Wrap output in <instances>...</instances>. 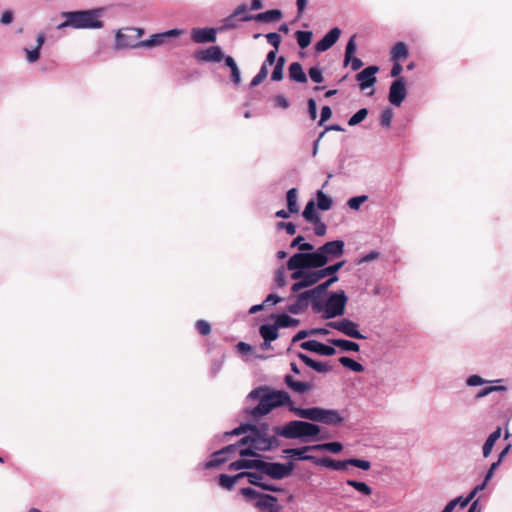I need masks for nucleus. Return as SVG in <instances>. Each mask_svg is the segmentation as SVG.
<instances>
[{
  "label": "nucleus",
  "mask_w": 512,
  "mask_h": 512,
  "mask_svg": "<svg viewBox=\"0 0 512 512\" xmlns=\"http://www.w3.org/2000/svg\"><path fill=\"white\" fill-rule=\"evenodd\" d=\"M243 433H248V435L243 437L237 444L228 445L213 453L211 460L206 462L205 467L208 469L217 467L221 463L226 462L230 455L236 452L241 457L255 456V451L269 450L273 444L274 439L269 433L267 424H262L260 427L242 424L231 432H227L226 435H240Z\"/></svg>",
  "instance_id": "1"
},
{
  "label": "nucleus",
  "mask_w": 512,
  "mask_h": 512,
  "mask_svg": "<svg viewBox=\"0 0 512 512\" xmlns=\"http://www.w3.org/2000/svg\"><path fill=\"white\" fill-rule=\"evenodd\" d=\"M286 385L297 393H306L313 389V385L308 382L296 381L291 375L284 377Z\"/></svg>",
  "instance_id": "23"
},
{
  "label": "nucleus",
  "mask_w": 512,
  "mask_h": 512,
  "mask_svg": "<svg viewBox=\"0 0 512 512\" xmlns=\"http://www.w3.org/2000/svg\"><path fill=\"white\" fill-rule=\"evenodd\" d=\"M312 35L311 31H296L295 38L299 47L302 49L308 47L311 43Z\"/></svg>",
  "instance_id": "37"
},
{
  "label": "nucleus",
  "mask_w": 512,
  "mask_h": 512,
  "mask_svg": "<svg viewBox=\"0 0 512 512\" xmlns=\"http://www.w3.org/2000/svg\"><path fill=\"white\" fill-rule=\"evenodd\" d=\"M500 436H501V428L500 427H498L495 431H493L488 436V438L486 439V441L483 445V448H482L484 458H487L491 454L492 449H493L496 441L500 438Z\"/></svg>",
  "instance_id": "28"
},
{
  "label": "nucleus",
  "mask_w": 512,
  "mask_h": 512,
  "mask_svg": "<svg viewBox=\"0 0 512 512\" xmlns=\"http://www.w3.org/2000/svg\"><path fill=\"white\" fill-rule=\"evenodd\" d=\"M315 450L313 446H303L300 448H288L285 449L283 452L284 454L289 458H295L298 460H309L313 461L315 463V460H318L313 455L307 454L308 451Z\"/></svg>",
  "instance_id": "19"
},
{
  "label": "nucleus",
  "mask_w": 512,
  "mask_h": 512,
  "mask_svg": "<svg viewBox=\"0 0 512 512\" xmlns=\"http://www.w3.org/2000/svg\"><path fill=\"white\" fill-rule=\"evenodd\" d=\"M377 71H378V67L369 66L357 74L356 78L360 82L361 90H365L375 84V82H376L375 74L377 73Z\"/></svg>",
  "instance_id": "18"
},
{
  "label": "nucleus",
  "mask_w": 512,
  "mask_h": 512,
  "mask_svg": "<svg viewBox=\"0 0 512 512\" xmlns=\"http://www.w3.org/2000/svg\"><path fill=\"white\" fill-rule=\"evenodd\" d=\"M191 38L195 43H213L216 41V30L214 28H193Z\"/></svg>",
  "instance_id": "16"
},
{
  "label": "nucleus",
  "mask_w": 512,
  "mask_h": 512,
  "mask_svg": "<svg viewBox=\"0 0 512 512\" xmlns=\"http://www.w3.org/2000/svg\"><path fill=\"white\" fill-rule=\"evenodd\" d=\"M241 478H244V474L238 473L234 476L221 474L219 477V485L224 489L231 490Z\"/></svg>",
  "instance_id": "33"
},
{
  "label": "nucleus",
  "mask_w": 512,
  "mask_h": 512,
  "mask_svg": "<svg viewBox=\"0 0 512 512\" xmlns=\"http://www.w3.org/2000/svg\"><path fill=\"white\" fill-rule=\"evenodd\" d=\"M275 324L278 326V329L285 327H296L299 324V320L292 318L287 314H281L276 318Z\"/></svg>",
  "instance_id": "35"
},
{
  "label": "nucleus",
  "mask_w": 512,
  "mask_h": 512,
  "mask_svg": "<svg viewBox=\"0 0 512 512\" xmlns=\"http://www.w3.org/2000/svg\"><path fill=\"white\" fill-rule=\"evenodd\" d=\"M290 411L300 418L320 422L326 425H339L344 420L341 412L336 409H326L321 407L299 408L291 406Z\"/></svg>",
  "instance_id": "7"
},
{
  "label": "nucleus",
  "mask_w": 512,
  "mask_h": 512,
  "mask_svg": "<svg viewBox=\"0 0 512 512\" xmlns=\"http://www.w3.org/2000/svg\"><path fill=\"white\" fill-rule=\"evenodd\" d=\"M408 55V47L404 42H397L391 49V60L394 62L404 60Z\"/></svg>",
  "instance_id": "27"
},
{
  "label": "nucleus",
  "mask_w": 512,
  "mask_h": 512,
  "mask_svg": "<svg viewBox=\"0 0 512 512\" xmlns=\"http://www.w3.org/2000/svg\"><path fill=\"white\" fill-rule=\"evenodd\" d=\"M303 217L308 221V222H314L316 221L317 219H320L317 215V212H316V208H315V203L313 200H310L305 208H304V211H303Z\"/></svg>",
  "instance_id": "39"
},
{
  "label": "nucleus",
  "mask_w": 512,
  "mask_h": 512,
  "mask_svg": "<svg viewBox=\"0 0 512 512\" xmlns=\"http://www.w3.org/2000/svg\"><path fill=\"white\" fill-rule=\"evenodd\" d=\"M346 484L354 488L363 497H369L373 493L372 488L365 482L348 479Z\"/></svg>",
  "instance_id": "30"
},
{
  "label": "nucleus",
  "mask_w": 512,
  "mask_h": 512,
  "mask_svg": "<svg viewBox=\"0 0 512 512\" xmlns=\"http://www.w3.org/2000/svg\"><path fill=\"white\" fill-rule=\"evenodd\" d=\"M309 76H310L311 80L315 83H321L324 80L323 75H322V70L317 66L311 67L309 69Z\"/></svg>",
  "instance_id": "52"
},
{
  "label": "nucleus",
  "mask_w": 512,
  "mask_h": 512,
  "mask_svg": "<svg viewBox=\"0 0 512 512\" xmlns=\"http://www.w3.org/2000/svg\"><path fill=\"white\" fill-rule=\"evenodd\" d=\"M196 328L201 335H208L211 332L210 324L205 320H198Z\"/></svg>",
  "instance_id": "56"
},
{
  "label": "nucleus",
  "mask_w": 512,
  "mask_h": 512,
  "mask_svg": "<svg viewBox=\"0 0 512 512\" xmlns=\"http://www.w3.org/2000/svg\"><path fill=\"white\" fill-rule=\"evenodd\" d=\"M182 34H184V30L171 29V30L165 31L163 33L154 34L147 40L139 41L135 44H130V48H140V47L150 48V47L158 46V45L163 44L167 38L179 37Z\"/></svg>",
  "instance_id": "12"
},
{
  "label": "nucleus",
  "mask_w": 512,
  "mask_h": 512,
  "mask_svg": "<svg viewBox=\"0 0 512 512\" xmlns=\"http://www.w3.org/2000/svg\"><path fill=\"white\" fill-rule=\"evenodd\" d=\"M289 77L291 80L299 83L307 82V76L300 63L293 62L289 66Z\"/></svg>",
  "instance_id": "26"
},
{
  "label": "nucleus",
  "mask_w": 512,
  "mask_h": 512,
  "mask_svg": "<svg viewBox=\"0 0 512 512\" xmlns=\"http://www.w3.org/2000/svg\"><path fill=\"white\" fill-rule=\"evenodd\" d=\"M344 245V241L342 240L327 242L314 252L294 254L293 263L298 261L297 265H316L324 267L330 260L342 256L344 253Z\"/></svg>",
  "instance_id": "3"
},
{
  "label": "nucleus",
  "mask_w": 512,
  "mask_h": 512,
  "mask_svg": "<svg viewBox=\"0 0 512 512\" xmlns=\"http://www.w3.org/2000/svg\"><path fill=\"white\" fill-rule=\"evenodd\" d=\"M488 382L489 381L485 380L479 375H471L466 379V385L470 387L480 386Z\"/></svg>",
  "instance_id": "51"
},
{
  "label": "nucleus",
  "mask_w": 512,
  "mask_h": 512,
  "mask_svg": "<svg viewBox=\"0 0 512 512\" xmlns=\"http://www.w3.org/2000/svg\"><path fill=\"white\" fill-rule=\"evenodd\" d=\"M337 280V276L331 277L326 282L318 285L317 287L299 293L296 297V301L289 306L288 310L293 314H299L304 311L310 303L313 306V301L324 294L328 287Z\"/></svg>",
  "instance_id": "9"
},
{
  "label": "nucleus",
  "mask_w": 512,
  "mask_h": 512,
  "mask_svg": "<svg viewBox=\"0 0 512 512\" xmlns=\"http://www.w3.org/2000/svg\"><path fill=\"white\" fill-rule=\"evenodd\" d=\"M347 296L343 290L331 293L327 298H316L313 301V311L321 314L324 319L342 316L345 312Z\"/></svg>",
  "instance_id": "6"
},
{
  "label": "nucleus",
  "mask_w": 512,
  "mask_h": 512,
  "mask_svg": "<svg viewBox=\"0 0 512 512\" xmlns=\"http://www.w3.org/2000/svg\"><path fill=\"white\" fill-rule=\"evenodd\" d=\"M282 16V13L280 10H268V11H265V12H262V13H258L257 15L255 16H252V15H244L241 17V21H250L252 19H255L257 21H261V22H272V21H276V20H279Z\"/></svg>",
  "instance_id": "20"
},
{
  "label": "nucleus",
  "mask_w": 512,
  "mask_h": 512,
  "mask_svg": "<svg viewBox=\"0 0 512 512\" xmlns=\"http://www.w3.org/2000/svg\"><path fill=\"white\" fill-rule=\"evenodd\" d=\"M24 50L26 52V58L29 63H34L39 59L40 50H38L37 48H34L32 50L25 48Z\"/></svg>",
  "instance_id": "58"
},
{
  "label": "nucleus",
  "mask_w": 512,
  "mask_h": 512,
  "mask_svg": "<svg viewBox=\"0 0 512 512\" xmlns=\"http://www.w3.org/2000/svg\"><path fill=\"white\" fill-rule=\"evenodd\" d=\"M260 335L266 341H274L278 338V326L274 323L273 325L264 324L260 326Z\"/></svg>",
  "instance_id": "29"
},
{
  "label": "nucleus",
  "mask_w": 512,
  "mask_h": 512,
  "mask_svg": "<svg viewBox=\"0 0 512 512\" xmlns=\"http://www.w3.org/2000/svg\"><path fill=\"white\" fill-rule=\"evenodd\" d=\"M300 347L304 350L315 352L320 355L324 356H332L336 353V350L334 347L325 345L317 340H308L305 342H302L300 344Z\"/></svg>",
  "instance_id": "15"
},
{
  "label": "nucleus",
  "mask_w": 512,
  "mask_h": 512,
  "mask_svg": "<svg viewBox=\"0 0 512 512\" xmlns=\"http://www.w3.org/2000/svg\"><path fill=\"white\" fill-rule=\"evenodd\" d=\"M339 362L342 366H344L345 368H348L350 370H352L353 372H363L364 371V367L362 364H360L359 362L353 360L352 358H349V357H341L339 359Z\"/></svg>",
  "instance_id": "38"
},
{
  "label": "nucleus",
  "mask_w": 512,
  "mask_h": 512,
  "mask_svg": "<svg viewBox=\"0 0 512 512\" xmlns=\"http://www.w3.org/2000/svg\"><path fill=\"white\" fill-rule=\"evenodd\" d=\"M285 64L284 57H279L276 61V64L274 66V69L271 74V80L273 81H280L283 78V68Z\"/></svg>",
  "instance_id": "41"
},
{
  "label": "nucleus",
  "mask_w": 512,
  "mask_h": 512,
  "mask_svg": "<svg viewBox=\"0 0 512 512\" xmlns=\"http://www.w3.org/2000/svg\"><path fill=\"white\" fill-rule=\"evenodd\" d=\"M315 464L321 467L333 469L336 471H345L349 465L348 459L346 460H334L330 458H322L315 460Z\"/></svg>",
  "instance_id": "21"
},
{
  "label": "nucleus",
  "mask_w": 512,
  "mask_h": 512,
  "mask_svg": "<svg viewBox=\"0 0 512 512\" xmlns=\"http://www.w3.org/2000/svg\"><path fill=\"white\" fill-rule=\"evenodd\" d=\"M276 54H277L276 50L270 51L267 54L266 59L262 65H266V68H268L269 66L273 65L274 63L276 64V61H277Z\"/></svg>",
  "instance_id": "64"
},
{
  "label": "nucleus",
  "mask_w": 512,
  "mask_h": 512,
  "mask_svg": "<svg viewBox=\"0 0 512 512\" xmlns=\"http://www.w3.org/2000/svg\"><path fill=\"white\" fill-rule=\"evenodd\" d=\"M293 260L294 255H292L287 262L288 270L292 271L291 278L297 280L291 287L292 292L298 293L300 290L312 286L323 279L320 270H312L322 268L321 266L297 265L298 261L293 263Z\"/></svg>",
  "instance_id": "5"
},
{
  "label": "nucleus",
  "mask_w": 512,
  "mask_h": 512,
  "mask_svg": "<svg viewBox=\"0 0 512 512\" xmlns=\"http://www.w3.org/2000/svg\"><path fill=\"white\" fill-rule=\"evenodd\" d=\"M298 357L307 366H309L310 368H312L313 370H315L318 373H327L328 371H330V367L327 364L322 363V362H317L304 353H298Z\"/></svg>",
  "instance_id": "25"
},
{
  "label": "nucleus",
  "mask_w": 512,
  "mask_h": 512,
  "mask_svg": "<svg viewBox=\"0 0 512 512\" xmlns=\"http://www.w3.org/2000/svg\"><path fill=\"white\" fill-rule=\"evenodd\" d=\"M327 325L350 338L366 339L359 330V324L350 319L343 318L341 320L329 322Z\"/></svg>",
  "instance_id": "11"
},
{
  "label": "nucleus",
  "mask_w": 512,
  "mask_h": 512,
  "mask_svg": "<svg viewBox=\"0 0 512 512\" xmlns=\"http://www.w3.org/2000/svg\"><path fill=\"white\" fill-rule=\"evenodd\" d=\"M317 207L322 211H327L332 207L333 201L331 197L326 195L322 190L316 193Z\"/></svg>",
  "instance_id": "34"
},
{
  "label": "nucleus",
  "mask_w": 512,
  "mask_h": 512,
  "mask_svg": "<svg viewBox=\"0 0 512 512\" xmlns=\"http://www.w3.org/2000/svg\"><path fill=\"white\" fill-rule=\"evenodd\" d=\"M268 75V68L266 65H262L259 72L251 80V86L255 87L259 85Z\"/></svg>",
  "instance_id": "49"
},
{
  "label": "nucleus",
  "mask_w": 512,
  "mask_h": 512,
  "mask_svg": "<svg viewBox=\"0 0 512 512\" xmlns=\"http://www.w3.org/2000/svg\"><path fill=\"white\" fill-rule=\"evenodd\" d=\"M368 115V110L366 108H362L358 110L349 120L348 125L349 126H355L359 123H361Z\"/></svg>",
  "instance_id": "44"
},
{
  "label": "nucleus",
  "mask_w": 512,
  "mask_h": 512,
  "mask_svg": "<svg viewBox=\"0 0 512 512\" xmlns=\"http://www.w3.org/2000/svg\"><path fill=\"white\" fill-rule=\"evenodd\" d=\"M393 119V111L389 108L385 109L381 113V125L389 127Z\"/></svg>",
  "instance_id": "54"
},
{
  "label": "nucleus",
  "mask_w": 512,
  "mask_h": 512,
  "mask_svg": "<svg viewBox=\"0 0 512 512\" xmlns=\"http://www.w3.org/2000/svg\"><path fill=\"white\" fill-rule=\"evenodd\" d=\"M241 474H244V477H247L248 482L252 485H256L261 488L264 485L263 476L259 473L241 472Z\"/></svg>",
  "instance_id": "47"
},
{
  "label": "nucleus",
  "mask_w": 512,
  "mask_h": 512,
  "mask_svg": "<svg viewBox=\"0 0 512 512\" xmlns=\"http://www.w3.org/2000/svg\"><path fill=\"white\" fill-rule=\"evenodd\" d=\"M345 261L338 262L334 265H330L328 267H324L320 269V273L322 275V278H325L326 276L332 275V277L337 276L336 272L344 265Z\"/></svg>",
  "instance_id": "45"
},
{
  "label": "nucleus",
  "mask_w": 512,
  "mask_h": 512,
  "mask_svg": "<svg viewBox=\"0 0 512 512\" xmlns=\"http://www.w3.org/2000/svg\"><path fill=\"white\" fill-rule=\"evenodd\" d=\"M116 48H124L127 46L126 36L122 34L121 30H118L115 36Z\"/></svg>",
  "instance_id": "62"
},
{
  "label": "nucleus",
  "mask_w": 512,
  "mask_h": 512,
  "mask_svg": "<svg viewBox=\"0 0 512 512\" xmlns=\"http://www.w3.org/2000/svg\"><path fill=\"white\" fill-rule=\"evenodd\" d=\"M315 450H325L332 453H339L342 451L343 446L340 442H329L323 444L313 445Z\"/></svg>",
  "instance_id": "40"
},
{
  "label": "nucleus",
  "mask_w": 512,
  "mask_h": 512,
  "mask_svg": "<svg viewBox=\"0 0 512 512\" xmlns=\"http://www.w3.org/2000/svg\"><path fill=\"white\" fill-rule=\"evenodd\" d=\"M315 224L314 232L317 236H324L326 233V225L320 219L313 222Z\"/></svg>",
  "instance_id": "60"
},
{
  "label": "nucleus",
  "mask_w": 512,
  "mask_h": 512,
  "mask_svg": "<svg viewBox=\"0 0 512 512\" xmlns=\"http://www.w3.org/2000/svg\"><path fill=\"white\" fill-rule=\"evenodd\" d=\"M103 13L102 8L90 9V10H79V11H67L62 12V17L66 20L57 26L58 30H62L66 27H72L74 29H99L103 27V21L101 20Z\"/></svg>",
  "instance_id": "4"
},
{
  "label": "nucleus",
  "mask_w": 512,
  "mask_h": 512,
  "mask_svg": "<svg viewBox=\"0 0 512 512\" xmlns=\"http://www.w3.org/2000/svg\"><path fill=\"white\" fill-rule=\"evenodd\" d=\"M237 26L238 24L236 21V16L232 13L223 20L221 30H230L236 28Z\"/></svg>",
  "instance_id": "53"
},
{
  "label": "nucleus",
  "mask_w": 512,
  "mask_h": 512,
  "mask_svg": "<svg viewBox=\"0 0 512 512\" xmlns=\"http://www.w3.org/2000/svg\"><path fill=\"white\" fill-rule=\"evenodd\" d=\"M277 498L269 495V494H260L259 498L257 499L256 503H254V506L256 508H259L261 510L269 509L271 510H278L279 508L276 507Z\"/></svg>",
  "instance_id": "24"
},
{
  "label": "nucleus",
  "mask_w": 512,
  "mask_h": 512,
  "mask_svg": "<svg viewBox=\"0 0 512 512\" xmlns=\"http://www.w3.org/2000/svg\"><path fill=\"white\" fill-rule=\"evenodd\" d=\"M349 465L357 467L362 470H369L371 468V463L368 460L350 458L348 459Z\"/></svg>",
  "instance_id": "50"
},
{
  "label": "nucleus",
  "mask_w": 512,
  "mask_h": 512,
  "mask_svg": "<svg viewBox=\"0 0 512 512\" xmlns=\"http://www.w3.org/2000/svg\"><path fill=\"white\" fill-rule=\"evenodd\" d=\"M331 116H332L331 108L329 106L322 107L321 114H320L319 125H322L324 122L329 120L331 118Z\"/></svg>",
  "instance_id": "61"
},
{
  "label": "nucleus",
  "mask_w": 512,
  "mask_h": 512,
  "mask_svg": "<svg viewBox=\"0 0 512 512\" xmlns=\"http://www.w3.org/2000/svg\"><path fill=\"white\" fill-rule=\"evenodd\" d=\"M368 199L367 195L352 197L347 201V205L352 210H358L360 206Z\"/></svg>",
  "instance_id": "48"
},
{
  "label": "nucleus",
  "mask_w": 512,
  "mask_h": 512,
  "mask_svg": "<svg viewBox=\"0 0 512 512\" xmlns=\"http://www.w3.org/2000/svg\"><path fill=\"white\" fill-rule=\"evenodd\" d=\"M194 56L199 62H220L226 57L219 46H211L206 49L199 50Z\"/></svg>",
  "instance_id": "14"
},
{
  "label": "nucleus",
  "mask_w": 512,
  "mask_h": 512,
  "mask_svg": "<svg viewBox=\"0 0 512 512\" xmlns=\"http://www.w3.org/2000/svg\"><path fill=\"white\" fill-rule=\"evenodd\" d=\"M250 399H259L256 407L248 411L253 417L269 414L273 409L292 403L288 392L284 390H271L267 387H259L248 394Z\"/></svg>",
  "instance_id": "2"
},
{
  "label": "nucleus",
  "mask_w": 512,
  "mask_h": 512,
  "mask_svg": "<svg viewBox=\"0 0 512 512\" xmlns=\"http://www.w3.org/2000/svg\"><path fill=\"white\" fill-rule=\"evenodd\" d=\"M321 432V428L313 423L294 420L286 423L281 431L280 435L287 439H302L304 441L317 440L318 435Z\"/></svg>",
  "instance_id": "8"
},
{
  "label": "nucleus",
  "mask_w": 512,
  "mask_h": 512,
  "mask_svg": "<svg viewBox=\"0 0 512 512\" xmlns=\"http://www.w3.org/2000/svg\"><path fill=\"white\" fill-rule=\"evenodd\" d=\"M290 247H298L300 251H312L314 248L312 244L304 242V237L301 235L293 239V241L290 244Z\"/></svg>",
  "instance_id": "42"
},
{
  "label": "nucleus",
  "mask_w": 512,
  "mask_h": 512,
  "mask_svg": "<svg viewBox=\"0 0 512 512\" xmlns=\"http://www.w3.org/2000/svg\"><path fill=\"white\" fill-rule=\"evenodd\" d=\"M245 458V457H242ZM259 459H240L233 461L229 464L228 469L230 471H238L242 469H256L259 470Z\"/></svg>",
  "instance_id": "22"
},
{
  "label": "nucleus",
  "mask_w": 512,
  "mask_h": 512,
  "mask_svg": "<svg viewBox=\"0 0 512 512\" xmlns=\"http://www.w3.org/2000/svg\"><path fill=\"white\" fill-rule=\"evenodd\" d=\"M275 281L279 287H283L286 284L285 278V270L284 268H279L275 273Z\"/></svg>",
  "instance_id": "59"
},
{
  "label": "nucleus",
  "mask_w": 512,
  "mask_h": 512,
  "mask_svg": "<svg viewBox=\"0 0 512 512\" xmlns=\"http://www.w3.org/2000/svg\"><path fill=\"white\" fill-rule=\"evenodd\" d=\"M341 30L337 27L332 28L321 40H319L315 49L317 52H324L330 49L339 39Z\"/></svg>",
  "instance_id": "17"
},
{
  "label": "nucleus",
  "mask_w": 512,
  "mask_h": 512,
  "mask_svg": "<svg viewBox=\"0 0 512 512\" xmlns=\"http://www.w3.org/2000/svg\"><path fill=\"white\" fill-rule=\"evenodd\" d=\"M266 39L269 44H271L274 47V50L278 51L280 43H281V37L278 33H268L266 35Z\"/></svg>",
  "instance_id": "55"
},
{
  "label": "nucleus",
  "mask_w": 512,
  "mask_h": 512,
  "mask_svg": "<svg viewBox=\"0 0 512 512\" xmlns=\"http://www.w3.org/2000/svg\"><path fill=\"white\" fill-rule=\"evenodd\" d=\"M298 196H297V189L291 188L287 192V207L290 213H297L299 211L298 206Z\"/></svg>",
  "instance_id": "36"
},
{
  "label": "nucleus",
  "mask_w": 512,
  "mask_h": 512,
  "mask_svg": "<svg viewBox=\"0 0 512 512\" xmlns=\"http://www.w3.org/2000/svg\"><path fill=\"white\" fill-rule=\"evenodd\" d=\"M224 62L230 68L232 82L238 86L241 83V73L235 60L231 56H226Z\"/></svg>",
  "instance_id": "31"
},
{
  "label": "nucleus",
  "mask_w": 512,
  "mask_h": 512,
  "mask_svg": "<svg viewBox=\"0 0 512 512\" xmlns=\"http://www.w3.org/2000/svg\"><path fill=\"white\" fill-rule=\"evenodd\" d=\"M331 344L340 348L342 351H352V352H358L360 349V346L358 343L345 340V339H331Z\"/></svg>",
  "instance_id": "32"
},
{
  "label": "nucleus",
  "mask_w": 512,
  "mask_h": 512,
  "mask_svg": "<svg viewBox=\"0 0 512 512\" xmlns=\"http://www.w3.org/2000/svg\"><path fill=\"white\" fill-rule=\"evenodd\" d=\"M407 95L406 84L403 78H398L392 82L389 89V102L399 107Z\"/></svg>",
  "instance_id": "13"
},
{
  "label": "nucleus",
  "mask_w": 512,
  "mask_h": 512,
  "mask_svg": "<svg viewBox=\"0 0 512 512\" xmlns=\"http://www.w3.org/2000/svg\"><path fill=\"white\" fill-rule=\"evenodd\" d=\"M356 41H355V36H352L347 45H346V49H345V59H344V64L345 66L349 65V60H350V56L353 55L356 51Z\"/></svg>",
  "instance_id": "46"
},
{
  "label": "nucleus",
  "mask_w": 512,
  "mask_h": 512,
  "mask_svg": "<svg viewBox=\"0 0 512 512\" xmlns=\"http://www.w3.org/2000/svg\"><path fill=\"white\" fill-rule=\"evenodd\" d=\"M293 470L292 464H282V463H273V462H265L260 460L259 464V472L262 474L268 475L273 479H283L291 474Z\"/></svg>",
  "instance_id": "10"
},
{
  "label": "nucleus",
  "mask_w": 512,
  "mask_h": 512,
  "mask_svg": "<svg viewBox=\"0 0 512 512\" xmlns=\"http://www.w3.org/2000/svg\"><path fill=\"white\" fill-rule=\"evenodd\" d=\"M277 229H284L289 235H294L296 233V226L291 222H279L277 224Z\"/></svg>",
  "instance_id": "57"
},
{
  "label": "nucleus",
  "mask_w": 512,
  "mask_h": 512,
  "mask_svg": "<svg viewBox=\"0 0 512 512\" xmlns=\"http://www.w3.org/2000/svg\"><path fill=\"white\" fill-rule=\"evenodd\" d=\"M308 112L312 120H315L317 117V105L314 99L308 100Z\"/></svg>",
  "instance_id": "63"
},
{
  "label": "nucleus",
  "mask_w": 512,
  "mask_h": 512,
  "mask_svg": "<svg viewBox=\"0 0 512 512\" xmlns=\"http://www.w3.org/2000/svg\"><path fill=\"white\" fill-rule=\"evenodd\" d=\"M239 493L244 497V499L247 502H254L256 503L257 499L259 498L260 494L255 489H252L250 487L242 488L239 490Z\"/></svg>",
  "instance_id": "43"
}]
</instances>
